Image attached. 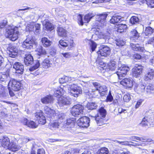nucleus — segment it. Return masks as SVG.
Here are the masks:
<instances>
[{
    "label": "nucleus",
    "instance_id": "41",
    "mask_svg": "<svg viewBox=\"0 0 154 154\" xmlns=\"http://www.w3.org/2000/svg\"><path fill=\"white\" fill-rule=\"evenodd\" d=\"M127 28V26L125 24H120L118 25L117 31L119 32H122L124 31Z\"/></svg>",
    "mask_w": 154,
    "mask_h": 154
},
{
    "label": "nucleus",
    "instance_id": "53",
    "mask_svg": "<svg viewBox=\"0 0 154 154\" xmlns=\"http://www.w3.org/2000/svg\"><path fill=\"white\" fill-rule=\"evenodd\" d=\"M91 92L92 94L94 95V97H98L99 95H100V93L98 90H96L95 89H91Z\"/></svg>",
    "mask_w": 154,
    "mask_h": 154
},
{
    "label": "nucleus",
    "instance_id": "13",
    "mask_svg": "<svg viewBox=\"0 0 154 154\" xmlns=\"http://www.w3.org/2000/svg\"><path fill=\"white\" fill-rule=\"evenodd\" d=\"M143 67L141 65H135L132 69V74L133 76L137 78L140 76L142 73Z\"/></svg>",
    "mask_w": 154,
    "mask_h": 154
},
{
    "label": "nucleus",
    "instance_id": "46",
    "mask_svg": "<svg viewBox=\"0 0 154 154\" xmlns=\"http://www.w3.org/2000/svg\"><path fill=\"white\" fill-rule=\"evenodd\" d=\"M149 124V123L147 117H145L143 119L141 122L140 124V125L142 126H147Z\"/></svg>",
    "mask_w": 154,
    "mask_h": 154
},
{
    "label": "nucleus",
    "instance_id": "11",
    "mask_svg": "<svg viewBox=\"0 0 154 154\" xmlns=\"http://www.w3.org/2000/svg\"><path fill=\"white\" fill-rule=\"evenodd\" d=\"M8 86V88H11L14 91H17L20 89L21 85L19 82L13 79L9 82Z\"/></svg>",
    "mask_w": 154,
    "mask_h": 154
},
{
    "label": "nucleus",
    "instance_id": "62",
    "mask_svg": "<svg viewBox=\"0 0 154 154\" xmlns=\"http://www.w3.org/2000/svg\"><path fill=\"white\" fill-rule=\"evenodd\" d=\"M62 54L64 57L66 58H69L71 57V54L69 52L62 53Z\"/></svg>",
    "mask_w": 154,
    "mask_h": 154
},
{
    "label": "nucleus",
    "instance_id": "19",
    "mask_svg": "<svg viewBox=\"0 0 154 154\" xmlns=\"http://www.w3.org/2000/svg\"><path fill=\"white\" fill-rule=\"evenodd\" d=\"M121 84L128 88H131L134 85L133 81L131 78H125L120 82Z\"/></svg>",
    "mask_w": 154,
    "mask_h": 154
},
{
    "label": "nucleus",
    "instance_id": "10",
    "mask_svg": "<svg viewBox=\"0 0 154 154\" xmlns=\"http://www.w3.org/2000/svg\"><path fill=\"white\" fill-rule=\"evenodd\" d=\"M129 70L128 66L124 64L122 65L119 68L116 74L119 79H122V77L126 75L127 72Z\"/></svg>",
    "mask_w": 154,
    "mask_h": 154
},
{
    "label": "nucleus",
    "instance_id": "54",
    "mask_svg": "<svg viewBox=\"0 0 154 154\" xmlns=\"http://www.w3.org/2000/svg\"><path fill=\"white\" fill-rule=\"evenodd\" d=\"M40 65V64L39 61H37L35 66L30 68L29 69V70L30 71H33L34 70L37 69L39 66Z\"/></svg>",
    "mask_w": 154,
    "mask_h": 154
},
{
    "label": "nucleus",
    "instance_id": "1",
    "mask_svg": "<svg viewBox=\"0 0 154 154\" xmlns=\"http://www.w3.org/2000/svg\"><path fill=\"white\" fill-rule=\"evenodd\" d=\"M66 88H68L69 93L71 95L75 97H78L79 94L82 93L81 88L74 84L67 85L66 87H60L58 88L57 89H55L54 95L55 97L58 96V103L59 106L61 107L70 104V99L68 97L61 96L64 94Z\"/></svg>",
    "mask_w": 154,
    "mask_h": 154
},
{
    "label": "nucleus",
    "instance_id": "55",
    "mask_svg": "<svg viewBox=\"0 0 154 154\" xmlns=\"http://www.w3.org/2000/svg\"><path fill=\"white\" fill-rule=\"evenodd\" d=\"M34 116L36 118L37 120H38V119L40 118L41 117H42V116H44L42 112L41 111L37 112L36 113H35Z\"/></svg>",
    "mask_w": 154,
    "mask_h": 154
},
{
    "label": "nucleus",
    "instance_id": "47",
    "mask_svg": "<svg viewBox=\"0 0 154 154\" xmlns=\"http://www.w3.org/2000/svg\"><path fill=\"white\" fill-rule=\"evenodd\" d=\"M38 52V54L39 55H44L46 54L45 51L42 48V47H40L39 48L37 49Z\"/></svg>",
    "mask_w": 154,
    "mask_h": 154
},
{
    "label": "nucleus",
    "instance_id": "5",
    "mask_svg": "<svg viewBox=\"0 0 154 154\" xmlns=\"http://www.w3.org/2000/svg\"><path fill=\"white\" fill-rule=\"evenodd\" d=\"M106 115V111L103 108L101 107L96 116H91V117L96 121L98 125L100 126L104 123V119Z\"/></svg>",
    "mask_w": 154,
    "mask_h": 154
},
{
    "label": "nucleus",
    "instance_id": "25",
    "mask_svg": "<svg viewBox=\"0 0 154 154\" xmlns=\"http://www.w3.org/2000/svg\"><path fill=\"white\" fill-rule=\"evenodd\" d=\"M24 62L26 66L32 65L33 63V59L32 57L30 54L26 55L24 58Z\"/></svg>",
    "mask_w": 154,
    "mask_h": 154
},
{
    "label": "nucleus",
    "instance_id": "49",
    "mask_svg": "<svg viewBox=\"0 0 154 154\" xmlns=\"http://www.w3.org/2000/svg\"><path fill=\"white\" fill-rule=\"evenodd\" d=\"M117 142L118 143L122 144V145H125V146H135V145H139L137 143H135L134 144H130L128 143V142L127 141H117Z\"/></svg>",
    "mask_w": 154,
    "mask_h": 154
},
{
    "label": "nucleus",
    "instance_id": "33",
    "mask_svg": "<svg viewBox=\"0 0 154 154\" xmlns=\"http://www.w3.org/2000/svg\"><path fill=\"white\" fill-rule=\"evenodd\" d=\"M145 87V93L147 94H150L154 92V87L151 84H149Z\"/></svg>",
    "mask_w": 154,
    "mask_h": 154
},
{
    "label": "nucleus",
    "instance_id": "58",
    "mask_svg": "<svg viewBox=\"0 0 154 154\" xmlns=\"http://www.w3.org/2000/svg\"><path fill=\"white\" fill-rule=\"evenodd\" d=\"M93 86L95 88L94 89L96 90H98V88L101 85L100 83L98 82H93L92 83Z\"/></svg>",
    "mask_w": 154,
    "mask_h": 154
},
{
    "label": "nucleus",
    "instance_id": "6",
    "mask_svg": "<svg viewBox=\"0 0 154 154\" xmlns=\"http://www.w3.org/2000/svg\"><path fill=\"white\" fill-rule=\"evenodd\" d=\"M6 31L5 36L7 38H9L10 40L14 41L18 38L19 32L17 27H15L13 28L6 29Z\"/></svg>",
    "mask_w": 154,
    "mask_h": 154
},
{
    "label": "nucleus",
    "instance_id": "16",
    "mask_svg": "<svg viewBox=\"0 0 154 154\" xmlns=\"http://www.w3.org/2000/svg\"><path fill=\"white\" fill-rule=\"evenodd\" d=\"M0 141L2 147L6 149H8L11 142L9 139L7 137L0 136Z\"/></svg>",
    "mask_w": 154,
    "mask_h": 154
},
{
    "label": "nucleus",
    "instance_id": "39",
    "mask_svg": "<svg viewBox=\"0 0 154 154\" xmlns=\"http://www.w3.org/2000/svg\"><path fill=\"white\" fill-rule=\"evenodd\" d=\"M154 32V29H152L151 27L149 26L146 28L144 31V33L146 35H151Z\"/></svg>",
    "mask_w": 154,
    "mask_h": 154
},
{
    "label": "nucleus",
    "instance_id": "4",
    "mask_svg": "<svg viewBox=\"0 0 154 154\" xmlns=\"http://www.w3.org/2000/svg\"><path fill=\"white\" fill-rule=\"evenodd\" d=\"M57 115L56 116V118L57 120H55L52 122L50 124L49 128L52 130H55L59 128L60 126L63 127L62 123V120L63 119L64 114L59 112L57 113Z\"/></svg>",
    "mask_w": 154,
    "mask_h": 154
},
{
    "label": "nucleus",
    "instance_id": "7",
    "mask_svg": "<svg viewBox=\"0 0 154 154\" xmlns=\"http://www.w3.org/2000/svg\"><path fill=\"white\" fill-rule=\"evenodd\" d=\"M30 24H28L26 26V30L29 32H33L36 35L39 34L41 31V25L36 23L34 25L33 23Z\"/></svg>",
    "mask_w": 154,
    "mask_h": 154
},
{
    "label": "nucleus",
    "instance_id": "35",
    "mask_svg": "<svg viewBox=\"0 0 154 154\" xmlns=\"http://www.w3.org/2000/svg\"><path fill=\"white\" fill-rule=\"evenodd\" d=\"M10 79V77L8 74H0V80L2 82H6L7 81H8Z\"/></svg>",
    "mask_w": 154,
    "mask_h": 154
},
{
    "label": "nucleus",
    "instance_id": "27",
    "mask_svg": "<svg viewBox=\"0 0 154 154\" xmlns=\"http://www.w3.org/2000/svg\"><path fill=\"white\" fill-rule=\"evenodd\" d=\"M44 111L45 113L49 117L52 118L53 117H55V116H56L55 113V111L48 106H46L44 107Z\"/></svg>",
    "mask_w": 154,
    "mask_h": 154
},
{
    "label": "nucleus",
    "instance_id": "24",
    "mask_svg": "<svg viewBox=\"0 0 154 154\" xmlns=\"http://www.w3.org/2000/svg\"><path fill=\"white\" fill-rule=\"evenodd\" d=\"M130 38L131 40L135 41L139 36V34L135 29H132L130 32Z\"/></svg>",
    "mask_w": 154,
    "mask_h": 154
},
{
    "label": "nucleus",
    "instance_id": "18",
    "mask_svg": "<svg viewBox=\"0 0 154 154\" xmlns=\"http://www.w3.org/2000/svg\"><path fill=\"white\" fill-rule=\"evenodd\" d=\"M134 90L137 94H143L145 93V87L143 85H141L139 86L137 84L134 83Z\"/></svg>",
    "mask_w": 154,
    "mask_h": 154
},
{
    "label": "nucleus",
    "instance_id": "14",
    "mask_svg": "<svg viewBox=\"0 0 154 154\" xmlns=\"http://www.w3.org/2000/svg\"><path fill=\"white\" fill-rule=\"evenodd\" d=\"M34 42L31 36H28L26 40L23 42L22 46L24 48L30 49L32 48Z\"/></svg>",
    "mask_w": 154,
    "mask_h": 154
},
{
    "label": "nucleus",
    "instance_id": "57",
    "mask_svg": "<svg viewBox=\"0 0 154 154\" xmlns=\"http://www.w3.org/2000/svg\"><path fill=\"white\" fill-rule=\"evenodd\" d=\"M8 94L7 91L6 90H4L0 94V96L1 97L6 98L8 97Z\"/></svg>",
    "mask_w": 154,
    "mask_h": 154
},
{
    "label": "nucleus",
    "instance_id": "12",
    "mask_svg": "<svg viewBox=\"0 0 154 154\" xmlns=\"http://www.w3.org/2000/svg\"><path fill=\"white\" fill-rule=\"evenodd\" d=\"M89 118L86 116L81 117L77 121L79 126L83 128H88L89 125Z\"/></svg>",
    "mask_w": 154,
    "mask_h": 154
},
{
    "label": "nucleus",
    "instance_id": "63",
    "mask_svg": "<svg viewBox=\"0 0 154 154\" xmlns=\"http://www.w3.org/2000/svg\"><path fill=\"white\" fill-rule=\"evenodd\" d=\"M113 97L111 95L110 93H109L108 95L107 96L106 99L107 102H111L112 100Z\"/></svg>",
    "mask_w": 154,
    "mask_h": 154
},
{
    "label": "nucleus",
    "instance_id": "42",
    "mask_svg": "<svg viewBox=\"0 0 154 154\" xmlns=\"http://www.w3.org/2000/svg\"><path fill=\"white\" fill-rule=\"evenodd\" d=\"M87 107L88 109L92 110L95 109L97 107V105L94 103H88L87 105Z\"/></svg>",
    "mask_w": 154,
    "mask_h": 154
},
{
    "label": "nucleus",
    "instance_id": "60",
    "mask_svg": "<svg viewBox=\"0 0 154 154\" xmlns=\"http://www.w3.org/2000/svg\"><path fill=\"white\" fill-rule=\"evenodd\" d=\"M37 154H45V151L43 149H39L38 150ZM31 154H35V153L33 152L32 151Z\"/></svg>",
    "mask_w": 154,
    "mask_h": 154
},
{
    "label": "nucleus",
    "instance_id": "36",
    "mask_svg": "<svg viewBox=\"0 0 154 154\" xmlns=\"http://www.w3.org/2000/svg\"><path fill=\"white\" fill-rule=\"evenodd\" d=\"M109 68L110 70L114 71L117 68L116 62L114 60H111L109 64Z\"/></svg>",
    "mask_w": 154,
    "mask_h": 154
},
{
    "label": "nucleus",
    "instance_id": "51",
    "mask_svg": "<svg viewBox=\"0 0 154 154\" xmlns=\"http://www.w3.org/2000/svg\"><path fill=\"white\" fill-rule=\"evenodd\" d=\"M37 120L38 121V123L42 125H44L46 122V119L44 116H42L41 118L38 119Z\"/></svg>",
    "mask_w": 154,
    "mask_h": 154
},
{
    "label": "nucleus",
    "instance_id": "2",
    "mask_svg": "<svg viewBox=\"0 0 154 154\" xmlns=\"http://www.w3.org/2000/svg\"><path fill=\"white\" fill-rule=\"evenodd\" d=\"M107 16L106 14L104 13L102 14L97 15L96 18V23L97 24V26H100V28H97L95 32V34L98 35L101 38H105L109 36L108 33H105L102 32V28L106 24L105 20Z\"/></svg>",
    "mask_w": 154,
    "mask_h": 154
},
{
    "label": "nucleus",
    "instance_id": "3",
    "mask_svg": "<svg viewBox=\"0 0 154 154\" xmlns=\"http://www.w3.org/2000/svg\"><path fill=\"white\" fill-rule=\"evenodd\" d=\"M65 115L64 114L63 119L62 120L63 126L66 128L68 131H69L72 133H75L74 131L75 130L74 127L75 119L73 118H69L67 119H65Z\"/></svg>",
    "mask_w": 154,
    "mask_h": 154
},
{
    "label": "nucleus",
    "instance_id": "31",
    "mask_svg": "<svg viewBox=\"0 0 154 154\" xmlns=\"http://www.w3.org/2000/svg\"><path fill=\"white\" fill-rule=\"evenodd\" d=\"M130 45L132 49L134 51L140 52H144L145 51L144 47H140L138 44L136 45L131 43Z\"/></svg>",
    "mask_w": 154,
    "mask_h": 154
},
{
    "label": "nucleus",
    "instance_id": "26",
    "mask_svg": "<svg viewBox=\"0 0 154 154\" xmlns=\"http://www.w3.org/2000/svg\"><path fill=\"white\" fill-rule=\"evenodd\" d=\"M23 123L28 127L32 128H35L37 127V125L33 121L28 120L26 119H24Z\"/></svg>",
    "mask_w": 154,
    "mask_h": 154
},
{
    "label": "nucleus",
    "instance_id": "50",
    "mask_svg": "<svg viewBox=\"0 0 154 154\" xmlns=\"http://www.w3.org/2000/svg\"><path fill=\"white\" fill-rule=\"evenodd\" d=\"M124 100L126 102H128L131 99V96L129 94L127 93L124 95L123 97Z\"/></svg>",
    "mask_w": 154,
    "mask_h": 154
},
{
    "label": "nucleus",
    "instance_id": "32",
    "mask_svg": "<svg viewBox=\"0 0 154 154\" xmlns=\"http://www.w3.org/2000/svg\"><path fill=\"white\" fill-rule=\"evenodd\" d=\"M123 19L121 16L118 15L114 16L112 17L110 20V23L113 24L117 23L119 21H122Z\"/></svg>",
    "mask_w": 154,
    "mask_h": 154
},
{
    "label": "nucleus",
    "instance_id": "43",
    "mask_svg": "<svg viewBox=\"0 0 154 154\" xmlns=\"http://www.w3.org/2000/svg\"><path fill=\"white\" fill-rule=\"evenodd\" d=\"M14 140V141H15L18 145L22 144L23 143V138L20 137L19 136H16Z\"/></svg>",
    "mask_w": 154,
    "mask_h": 154
},
{
    "label": "nucleus",
    "instance_id": "34",
    "mask_svg": "<svg viewBox=\"0 0 154 154\" xmlns=\"http://www.w3.org/2000/svg\"><path fill=\"white\" fill-rule=\"evenodd\" d=\"M57 32L58 35L60 36L65 37L66 35V30L62 27H58L57 28Z\"/></svg>",
    "mask_w": 154,
    "mask_h": 154
},
{
    "label": "nucleus",
    "instance_id": "23",
    "mask_svg": "<svg viewBox=\"0 0 154 154\" xmlns=\"http://www.w3.org/2000/svg\"><path fill=\"white\" fill-rule=\"evenodd\" d=\"M154 76V69L149 68L148 70L147 73L144 79L146 81H148L153 79Z\"/></svg>",
    "mask_w": 154,
    "mask_h": 154
},
{
    "label": "nucleus",
    "instance_id": "22",
    "mask_svg": "<svg viewBox=\"0 0 154 154\" xmlns=\"http://www.w3.org/2000/svg\"><path fill=\"white\" fill-rule=\"evenodd\" d=\"M17 49L14 46H12L9 48L8 53L10 57L14 58L17 56Z\"/></svg>",
    "mask_w": 154,
    "mask_h": 154
},
{
    "label": "nucleus",
    "instance_id": "38",
    "mask_svg": "<svg viewBox=\"0 0 154 154\" xmlns=\"http://www.w3.org/2000/svg\"><path fill=\"white\" fill-rule=\"evenodd\" d=\"M99 92L100 93V95L103 96L106 94L107 91L106 87L105 85H101L98 89Z\"/></svg>",
    "mask_w": 154,
    "mask_h": 154
},
{
    "label": "nucleus",
    "instance_id": "9",
    "mask_svg": "<svg viewBox=\"0 0 154 154\" xmlns=\"http://www.w3.org/2000/svg\"><path fill=\"white\" fill-rule=\"evenodd\" d=\"M84 106L81 105L77 104L74 105L71 109V112L72 116H77L83 114Z\"/></svg>",
    "mask_w": 154,
    "mask_h": 154
},
{
    "label": "nucleus",
    "instance_id": "61",
    "mask_svg": "<svg viewBox=\"0 0 154 154\" xmlns=\"http://www.w3.org/2000/svg\"><path fill=\"white\" fill-rule=\"evenodd\" d=\"M81 151L77 149H72L71 150V153L72 154H79L81 153Z\"/></svg>",
    "mask_w": 154,
    "mask_h": 154
},
{
    "label": "nucleus",
    "instance_id": "45",
    "mask_svg": "<svg viewBox=\"0 0 154 154\" xmlns=\"http://www.w3.org/2000/svg\"><path fill=\"white\" fill-rule=\"evenodd\" d=\"M59 44L62 46L66 47L68 46L69 42L67 40H60L59 42Z\"/></svg>",
    "mask_w": 154,
    "mask_h": 154
},
{
    "label": "nucleus",
    "instance_id": "20",
    "mask_svg": "<svg viewBox=\"0 0 154 154\" xmlns=\"http://www.w3.org/2000/svg\"><path fill=\"white\" fill-rule=\"evenodd\" d=\"M128 139L133 141H136V140H137L143 142H151L152 141L151 139L147 138L145 137H138L137 136H132L129 137Z\"/></svg>",
    "mask_w": 154,
    "mask_h": 154
},
{
    "label": "nucleus",
    "instance_id": "29",
    "mask_svg": "<svg viewBox=\"0 0 154 154\" xmlns=\"http://www.w3.org/2000/svg\"><path fill=\"white\" fill-rule=\"evenodd\" d=\"M54 99L52 96L49 95L41 99V101L43 103L47 104L53 103Z\"/></svg>",
    "mask_w": 154,
    "mask_h": 154
},
{
    "label": "nucleus",
    "instance_id": "52",
    "mask_svg": "<svg viewBox=\"0 0 154 154\" xmlns=\"http://www.w3.org/2000/svg\"><path fill=\"white\" fill-rule=\"evenodd\" d=\"M89 44L91 47V49L92 51H94L97 47V44L95 42L93 41H91Z\"/></svg>",
    "mask_w": 154,
    "mask_h": 154
},
{
    "label": "nucleus",
    "instance_id": "48",
    "mask_svg": "<svg viewBox=\"0 0 154 154\" xmlns=\"http://www.w3.org/2000/svg\"><path fill=\"white\" fill-rule=\"evenodd\" d=\"M139 21V19L138 17L135 16L131 17L130 20V22L132 24H135L138 23Z\"/></svg>",
    "mask_w": 154,
    "mask_h": 154
},
{
    "label": "nucleus",
    "instance_id": "59",
    "mask_svg": "<svg viewBox=\"0 0 154 154\" xmlns=\"http://www.w3.org/2000/svg\"><path fill=\"white\" fill-rule=\"evenodd\" d=\"M7 20H3L0 23V28H4L7 25Z\"/></svg>",
    "mask_w": 154,
    "mask_h": 154
},
{
    "label": "nucleus",
    "instance_id": "15",
    "mask_svg": "<svg viewBox=\"0 0 154 154\" xmlns=\"http://www.w3.org/2000/svg\"><path fill=\"white\" fill-rule=\"evenodd\" d=\"M110 48L107 46H102L101 48L97 52L99 56L107 57L109 54L110 53Z\"/></svg>",
    "mask_w": 154,
    "mask_h": 154
},
{
    "label": "nucleus",
    "instance_id": "40",
    "mask_svg": "<svg viewBox=\"0 0 154 154\" xmlns=\"http://www.w3.org/2000/svg\"><path fill=\"white\" fill-rule=\"evenodd\" d=\"M146 3L148 7L150 8H154V0H145L142 1V3L145 2Z\"/></svg>",
    "mask_w": 154,
    "mask_h": 154
},
{
    "label": "nucleus",
    "instance_id": "30",
    "mask_svg": "<svg viewBox=\"0 0 154 154\" xmlns=\"http://www.w3.org/2000/svg\"><path fill=\"white\" fill-rule=\"evenodd\" d=\"M52 63L50 60L49 59H45L43 60L41 66L42 67L45 69H47L49 68L52 65Z\"/></svg>",
    "mask_w": 154,
    "mask_h": 154
},
{
    "label": "nucleus",
    "instance_id": "44",
    "mask_svg": "<svg viewBox=\"0 0 154 154\" xmlns=\"http://www.w3.org/2000/svg\"><path fill=\"white\" fill-rule=\"evenodd\" d=\"M108 149L106 148H102L98 150L97 154H108Z\"/></svg>",
    "mask_w": 154,
    "mask_h": 154
},
{
    "label": "nucleus",
    "instance_id": "8",
    "mask_svg": "<svg viewBox=\"0 0 154 154\" xmlns=\"http://www.w3.org/2000/svg\"><path fill=\"white\" fill-rule=\"evenodd\" d=\"M94 16V14L89 13L85 15L83 19L82 15L79 14L78 16V23L79 25L82 26L84 23H88L91 19Z\"/></svg>",
    "mask_w": 154,
    "mask_h": 154
},
{
    "label": "nucleus",
    "instance_id": "64",
    "mask_svg": "<svg viewBox=\"0 0 154 154\" xmlns=\"http://www.w3.org/2000/svg\"><path fill=\"white\" fill-rule=\"evenodd\" d=\"M23 141L24 143H27L28 142L31 140H32L31 138H29L27 137H24L23 138Z\"/></svg>",
    "mask_w": 154,
    "mask_h": 154
},
{
    "label": "nucleus",
    "instance_id": "17",
    "mask_svg": "<svg viewBox=\"0 0 154 154\" xmlns=\"http://www.w3.org/2000/svg\"><path fill=\"white\" fill-rule=\"evenodd\" d=\"M13 68L15 70L16 72L22 74L24 71L23 65L20 62H15L13 65Z\"/></svg>",
    "mask_w": 154,
    "mask_h": 154
},
{
    "label": "nucleus",
    "instance_id": "56",
    "mask_svg": "<svg viewBox=\"0 0 154 154\" xmlns=\"http://www.w3.org/2000/svg\"><path fill=\"white\" fill-rule=\"evenodd\" d=\"M116 44L118 46H122L125 44V42L122 39H117L116 41Z\"/></svg>",
    "mask_w": 154,
    "mask_h": 154
},
{
    "label": "nucleus",
    "instance_id": "21",
    "mask_svg": "<svg viewBox=\"0 0 154 154\" xmlns=\"http://www.w3.org/2000/svg\"><path fill=\"white\" fill-rule=\"evenodd\" d=\"M43 29L45 30H48L51 31L54 29L52 24L48 20H45L43 21Z\"/></svg>",
    "mask_w": 154,
    "mask_h": 154
},
{
    "label": "nucleus",
    "instance_id": "28",
    "mask_svg": "<svg viewBox=\"0 0 154 154\" xmlns=\"http://www.w3.org/2000/svg\"><path fill=\"white\" fill-rule=\"evenodd\" d=\"M9 145L8 149L13 151H16L20 148V146L17 144V143L14 141V140L11 141Z\"/></svg>",
    "mask_w": 154,
    "mask_h": 154
},
{
    "label": "nucleus",
    "instance_id": "37",
    "mask_svg": "<svg viewBox=\"0 0 154 154\" xmlns=\"http://www.w3.org/2000/svg\"><path fill=\"white\" fill-rule=\"evenodd\" d=\"M42 42L43 46L45 47H48L51 45V42L46 37L42 38Z\"/></svg>",
    "mask_w": 154,
    "mask_h": 154
}]
</instances>
